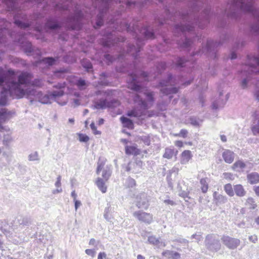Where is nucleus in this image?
Masks as SVG:
<instances>
[{
    "label": "nucleus",
    "mask_w": 259,
    "mask_h": 259,
    "mask_svg": "<svg viewBox=\"0 0 259 259\" xmlns=\"http://www.w3.org/2000/svg\"><path fill=\"white\" fill-rule=\"evenodd\" d=\"M32 79V75L28 72H22L18 76L17 83H13L10 87V95L13 98L20 99L24 97L28 99L31 102L38 99V94L40 91L30 88L24 90L27 83Z\"/></svg>",
    "instance_id": "nucleus-1"
},
{
    "label": "nucleus",
    "mask_w": 259,
    "mask_h": 259,
    "mask_svg": "<svg viewBox=\"0 0 259 259\" xmlns=\"http://www.w3.org/2000/svg\"><path fill=\"white\" fill-rule=\"evenodd\" d=\"M65 83H58L54 87L59 89L58 91L54 92H49L48 94H44L40 92L38 94V100L40 103L44 104H51L53 101H55L61 105H64L67 102V97H63L61 99L64 94V92L62 90L65 88Z\"/></svg>",
    "instance_id": "nucleus-2"
},
{
    "label": "nucleus",
    "mask_w": 259,
    "mask_h": 259,
    "mask_svg": "<svg viewBox=\"0 0 259 259\" xmlns=\"http://www.w3.org/2000/svg\"><path fill=\"white\" fill-rule=\"evenodd\" d=\"M144 94L146 98L147 102L143 101L140 95L135 94L133 97L134 102L139 106L140 108H135L133 110L128 111L127 115L130 117H138L145 114V112L147 109L149 108L152 105L154 99L153 95L152 92H145Z\"/></svg>",
    "instance_id": "nucleus-3"
},
{
    "label": "nucleus",
    "mask_w": 259,
    "mask_h": 259,
    "mask_svg": "<svg viewBox=\"0 0 259 259\" xmlns=\"http://www.w3.org/2000/svg\"><path fill=\"white\" fill-rule=\"evenodd\" d=\"M18 79L15 78L14 71L12 70L6 71L2 67H0V85L5 83L9 92L10 94V87L13 83H17Z\"/></svg>",
    "instance_id": "nucleus-4"
},
{
    "label": "nucleus",
    "mask_w": 259,
    "mask_h": 259,
    "mask_svg": "<svg viewBox=\"0 0 259 259\" xmlns=\"http://www.w3.org/2000/svg\"><path fill=\"white\" fill-rule=\"evenodd\" d=\"M106 163V159L104 158L100 157L99 159V160L97 163V168L96 170V172L97 174H99L100 172L103 170L102 176L104 180L105 181H108V180L112 174V168L111 165H107L105 167H104Z\"/></svg>",
    "instance_id": "nucleus-5"
},
{
    "label": "nucleus",
    "mask_w": 259,
    "mask_h": 259,
    "mask_svg": "<svg viewBox=\"0 0 259 259\" xmlns=\"http://www.w3.org/2000/svg\"><path fill=\"white\" fill-rule=\"evenodd\" d=\"M173 77L171 75L168 76V80L165 82H161L160 83L161 85L163 87L162 89H161V92L166 95H168L170 94L176 93L178 92V89L176 87H169L167 88V87L170 85H172Z\"/></svg>",
    "instance_id": "nucleus-6"
},
{
    "label": "nucleus",
    "mask_w": 259,
    "mask_h": 259,
    "mask_svg": "<svg viewBox=\"0 0 259 259\" xmlns=\"http://www.w3.org/2000/svg\"><path fill=\"white\" fill-rule=\"evenodd\" d=\"M206 247L212 251H217L220 249L221 244L218 239H215L212 235H208L205 239Z\"/></svg>",
    "instance_id": "nucleus-7"
},
{
    "label": "nucleus",
    "mask_w": 259,
    "mask_h": 259,
    "mask_svg": "<svg viewBox=\"0 0 259 259\" xmlns=\"http://www.w3.org/2000/svg\"><path fill=\"white\" fill-rule=\"evenodd\" d=\"M134 216L139 221L146 224H150L153 222L152 214L143 211L139 210L133 213Z\"/></svg>",
    "instance_id": "nucleus-8"
},
{
    "label": "nucleus",
    "mask_w": 259,
    "mask_h": 259,
    "mask_svg": "<svg viewBox=\"0 0 259 259\" xmlns=\"http://www.w3.org/2000/svg\"><path fill=\"white\" fill-rule=\"evenodd\" d=\"M136 205L139 208L146 209L149 206L147 195L145 193H141L137 196Z\"/></svg>",
    "instance_id": "nucleus-9"
},
{
    "label": "nucleus",
    "mask_w": 259,
    "mask_h": 259,
    "mask_svg": "<svg viewBox=\"0 0 259 259\" xmlns=\"http://www.w3.org/2000/svg\"><path fill=\"white\" fill-rule=\"evenodd\" d=\"M222 240L225 245L232 249L236 248L240 243V241L238 239L229 236H223Z\"/></svg>",
    "instance_id": "nucleus-10"
},
{
    "label": "nucleus",
    "mask_w": 259,
    "mask_h": 259,
    "mask_svg": "<svg viewBox=\"0 0 259 259\" xmlns=\"http://www.w3.org/2000/svg\"><path fill=\"white\" fill-rule=\"evenodd\" d=\"M82 15L80 13H77L73 17L68 19V25L67 27L72 29H75L79 27V21Z\"/></svg>",
    "instance_id": "nucleus-11"
},
{
    "label": "nucleus",
    "mask_w": 259,
    "mask_h": 259,
    "mask_svg": "<svg viewBox=\"0 0 259 259\" xmlns=\"http://www.w3.org/2000/svg\"><path fill=\"white\" fill-rule=\"evenodd\" d=\"M222 95L223 93L220 92L219 98L218 100L213 101L212 104V108L213 109H219L220 108H222L226 103L228 98V95L226 96L225 98L222 97Z\"/></svg>",
    "instance_id": "nucleus-12"
},
{
    "label": "nucleus",
    "mask_w": 259,
    "mask_h": 259,
    "mask_svg": "<svg viewBox=\"0 0 259 259\" xmlns=\"http://www.w3.org/2000/svg\"><path fill=\"white\" fill-rule=\"evenodd\" d=\"M249 66L252 68L251 71L254 73H259V58L254 57H248Z\"/></svg>",
    "instance_id": "nucleus-13"
},
{
    "label": "nucleus",
    "mask_w": 259,
    "mask_h": 259,
    "mask_svg": "<svg viewBox=\"0 0 259 259\" xmlns=\"http://www.w3.org/2000/svg\"><path fill=\"white\" fill-rule=\"evenodd\" d=\"M111 103L105 99H101L94 102V107L97 109H103L111 106Z\"/></svg>",
    "instance_id": "nucleus-14"
},
{
    "label": "nucleus",
    "mask_w": 259,
    "mask_h": 259,
    "mask_svg": "<svg viewBox=\"0 0 259 259\" xmlns=\"http://www.w3.org/2000/svg\"><path fill=\"white\" fill-rule=\"evenodd\" d=\"M148 241L149 243L155 245L158 248L163 247L166 246V244L164 241L160 240L154 236L149 237Z\"/></svg>",
    "instance_id": "nucleus-15"
},
{
    "label": "nucleus",
    "mask_w": 259,
    "mask_h": 259,
    "mask_svg": "<svg viewBox=\"0 0 259 259\" xmlns=\"http://www.w3.org/2000/svg\"><path fill=\"white\" fill-rule=\"evenodd\" d=\"M192 157V154L190 150L184 151L181 155V163L182 164H186L188 163Z\"/></svg>",
    "instance_id": "nucleus-16"
},
{
    "label": "nucleus",
    "mask_w": 259,
    "mask_h": 259,
    "mask_svg": "<svg viewBox=\"0 0 259 259\" xmlns=\"http://www.w3.org/2000/svg\"><path fill=\"white\" fill-rule=\"evenodd\" d=\"M248 182L251 185L259 183V174L256 172H251L247 176Z\"/></svg>",
    "instance_id": "nucleus-17"
},
{
    "label": "nucleus",
    "mask_w": 259,
    "mask_h": 259,
    "mask_svg": "<svg viewBox=\"0 0 259 259\" xmlns=\"http://www.w3.org/2000/svg\"><path fill=\"white\" fill-rule=\"evenodd\" d=\"M223 157L226 162L231 163L234 159V154L229 150H225L223 153Z\"/></svg>",
    "instance_id": "nucleus-18"
},
{
    "label": "nucleus",
    "mask_w": 259,
    "mask_h": 259,
    "mask_svg": "<svg viewBox=\"0 0 259 259\" xmlns=\"http://www.w3.org/2000/svg\"><path fill=\"white\" fill-rule=\"evenodd\" d=\"M132 79L131 83L129 84V88L132 90L137 91L140 92L141 87L138 85L137 83V77L134 74H132L130 76V80Z\"/></svg>",
    "instance_id": "nucleus-19"
},
{
    "label": "nucleus",
    "mask_w": 259,
    "mask_h": 259,
    "mask_svg": "<svg viewBox=\"0 0 259 259\" xmlns=\"http://www.w3.org/2000/svg\"><path fill=\"white\" fill-rule=\"evenodd\" d=\"M162 255L168 258L179 259L180 257V254L175 251L170 250H165L162 252Z\"/></svg>",
    "instance_id": "nucleus-20"
},
{
    "label": "nucleus",
    "mask_w": 259,
    "mask_h": 259,
    "mask_svg": "<svg viewBox=\"0 0 259 259\" xmlns=\"http://www.w3.org/2000/svg\"><path fill=\"white\" fill-rule=\"evenodd\" d=\"M8 95L13 98L9 92V88H4L1 93V97L0 98L1 105H5L6 104Z\"/></svg>",
    "instance_id": "nucleus-21"
},
{
    "label": "nucleus",
    "mask_w": 259,
    "mask_h": 259,
    "mask_svg": "<svg viewBox=\"0 0 259 259\" xmlns=\"http://www.w3.org/2000/svg\"><path fill=\"white\" fill-rule=\"evenodd\" d=\"M178 151L175 150L174 148H166L165 149V152L163 157L167 159H171L174 155L177 154Z\"/></svg>",
    "instance_id": "nucleus-22"
},
{
    "label": "nucleus",
    "mask_w": 259,
    "mask_h": 259,
    "mask_svg": "<svg viewBox=\"0 0 259 259\" xmlns=\"http://www.w3.org/2000/svg\"><path fill=\"white\" fill-rule=\"evenodd\" d=\"M120 121H121L123 126L129 129H133L134 127L133 121L127 117L122 116L120 117Z\"/></svg>",
    "instance_id": "nucleus-23"
},
{
    "label": "nucleus",
    "mask_w": 259,
    "mask_h": 259,
    "mask_svg": "<svg viewBox=\"0 0 259 259\" xmlns=\"http://www.w3.org/2000/svg\"><path fill=\"white\" fill-rule=\"evenodd\" d=\"M96 184L102 193H104L107 191V187L105 185L104 181L102 179L98 178L96 180Z\"/></svg>",
    "instance_id": "nucleus-24"
},
{
    "label": "nucleus",
    "mask_w": 259,
    "mask_h": 259,
    "mask_svg": "<svg viewBox=\"0 0 259 259\" xmlns=\"http://www.w3.org/2000/svg\"><path fill=\"white\" fill-rule=\"evenodd\" d=\"M125 153L126 154L137 155L140 153V150L135 146H126Z\"/></svg>",
    "instance_id": "nucleus-25"
},
{
    "label": "nucleus",
    "mask_w": 259,
    "mask_h": 259,
    "mask_svg": "<svg viewBox=\"0 0 259 259\" xmlns=\"http://www.w3.org/2000/svg\"><path fill=\"white\" fill-rule=\"evenodd\" d=\"M245 205L246 208L248 209H253L257 206L254 199L252 198H249L246 200Z\"/></svg>",
    "instance_id": "nucleus-26"
},
{
    "label": "nucleus",
    "mask_w": 259,
    "mask_h": 259,
    "mask_svg": "<svg viewBox=\"0 0 259 259\" xmlns=\"http://www.w3.org/2000/svg\"><path fill=\"white\" fill-rule=\"evenodd\" d=\"M193 26H190L189 24L186 25H177L176 27V29L177 31H181L182 32L186 31H190L193 30Z\"/></svg>",
    "instance_id": "nucleus-27"
},
{
    "label": "nucleus",
    "mask_w": 259,
    "mask_h": 259,
    "mask_svg": "<svg viewBox=\"0 0 259 259\" xmlns=\"http://www.w3.org/2000/svg\"><path fill=\"white\" fill-rule=\"evenodd\" d=\"M234 170L236 171H241L243 169V162L241 160L236 161L232 166Z\"/></svg>",
    "instance_id": "nucleus-28"
},
{
    "label": "nucleus",
    "mask_w": 259,
    "mask_h": 259,
    "mask_svg": "<svg viewBox=\"0 0 259 259\" xmlns=\"http://www.w3.org/2000/svg\"><path fill=\"white\" fill-rule=\"evenodd\" d=\"M2 1L7 5L9 11L14 10L16 7V3L14 0H2Z\"/></svg>",
    "instance_id": "nucleus-29"
},
{
    "label": "nucleus",
    "mask_w": 259,
    "mask_h": 259,
    "mask_svg": "<svg viewBox=\"0 0 259 259\" xmlns=\"http://www.w3.org/2000/svg\"><path fill=\"white\" fill-rule=\"evenodd\" d=\"M76 85L79 90H82L88 87L89 84L84 80L80 78L77 81Z\"/></svg>",
    "instance_id": "nucleus-30"
},
{
    "label": "nucleus",
    "mask_w": 259,
    "mask_h": 259,
    "mask_svg": "<svg viewBox=\"0 0 259 259\" xmlns=\"http://www.w3.org/2000/svg\"><path fill=\"white\" fill-rule=\"evenodd\" d=\"M46 27L51 29H55L59 27V24L52 20H49L46 23Z\"/></svg>",
    "instance_id": "nucleus-31"
},
{
    "label": "nucleus",
    "mask_w": 259,
    "mask_h": 259,
    "mask_svg": "<svg viewBox=\"0 0 259 259\" xmlns=\"http://www.w3.org/2000/svg\"><path fill=\"white\" fill-rule=\"evenodd\" d=\"M30 80H31V79ZM29 84L33 87H40L43 85V82L41 79H35L32 81L30 80L29 83H27V85Z\"/></svg>",
    "instance_id": "nucleus-32"
},
{
    "label": "nucleus",
    "mask_w": 259,
    "mask_h": 259,
    "mask_svg": "<svg viewBox=\"0 0 259 259\" xmlns=\"http://www.w3.org/2000/svg\"><path fill=\"white\" fill-rule=\"evenodd\" d=\"M13 138L9 135H5L3 140V144L6 146H8L13 142Z\"/></svg>",
    "instance_id": "nucleus-33"
},
{
    "label": "nucleus",
    "mask_w": 259,
    "mask_h": 259,
    "mask_svg": "<svg viewBox=\"0 0 259 259\" xmlns=\"http://www.w3.org/2000/svg\"><path fill=\"white\" fill-rule=\"evenodd\" d=\"M201 189L203 193H206L208 190V183L206 179H201L200 181Z\"/></svg>",
    "instance_id": "nucleus-34"
},
{
    "label": "nucleus",
    "mask_w": 259,
    "mask_h": 259,
    "mask_svg": "<svg viewBox=\"0 0 259 259\" xmlns=\"http://www.w3.org/2000/svg\"><path fill=\"white\" fill-rule=\"evenodd\" d=\"M235 194L238 196H243V187L241 185H236L234 187Z\"/></svg>",
    "instance_id": "nucleus-35"
},
{
    "label": "nucleus",
    "mask_w": 259,
    "mask_h": 259,
    "mask_svg": "<svg viewBox=\"0 0 259 259\" xmlns=\"http://www.w3.org/2000/svg\"><path fill=\"white\" fill-rule=\"evenodd\" d=\"M224 190L226 193L230 196H233L234 194L232 185L230 184H227L224 186Z\"/></svg>",
    "instance_id": "nucleus-36"
},
{
    "label": "nucleus",
    "mask_w": 259,
    "mask_h": 259,
    "mask_svg": "<svg viewBox=\"0 0 259 259\" xmlns=\"http://www.w3.org/2000/svg\"><path fill=\"white\" fill-rule=\"evenodd\" d=\"M136 181L134 179L128 178L126 180L125 186L128 188H133L136 186Z\"/></svg>",
    "instance_id": "nucleus-37"
},
{
    "label": "nucleus",
    "mask_w": 259,
    "mask_h": 259,
    "mask_svg": "<svg viewBox=\"0 0 259 259\" xmlns=\"http://www.w3.org/2000/svg\"><path fill=\"white\" fill-rule=\"evenodd\" d=\"M15 24L20 28H25L29 26V24L27 23L22 22V21L18 20H15Z\"/></svg>",
    "instance_id": "nucleus-38"
},
{
    "label": "nucleus",
    "mask_w": 259,
    "mask_h": 259,
    "mask_svg": "<svg viewBox=\"0 0 259 259\" xmlns=\"http://www.w3.org/2000/svg\"><path fill=\"white\" fill-rule=\"evenodd\" d=\"M83 67L87 69L88 71H90V69L92 68V65L89 60H83L81 62Z\"/></svg>",
    "instance_id": "nucleus-39"
},
{
    "label": "nucleus",
    "mask_w": 259,
    "mask_h": 259,
    "mask_svg": "<svg viewBox=\"0 0 259 259\" xmlns=\"http://www.w3.org/2000/svg\"><path fill=\"white\" fill-rule=\"evenodd\" d=\"M42 61L45 63L47 64L49 66L53 65L56 61L55 59L52 57L45 58Z\"/></svg>",
    "instance_id": "nucleus-40"
},
{
    "label": "nucleus",
    "mask_w": 259,
    "mask_h": 259,
    "mask_svg": "<svg viewBox=\"0 0 259 259\" xmlns=\"http://www.w3.org/2000/svg\"><path fill=\"white\" fill-rule=\"evenodd\" d=\"M112 1L115 2H119V3L122 2V0H101L102 5L106 8L108 7L109 4L111 3Z\"/></svg>",
    "instance_id": "nucleus-41"
},
{
    "label": "nucleus",
    "mask_w": 259,
    "mask_h": 259,
    "mask_svg": "<svg viewBox=\"0 0 259 259\" xmlns=\"http://www.w3.org/2000/svg\"><path fill=\"white\" fill-rule=\"evenodd\" d=\"M145 36L147 38H152L154 37V34L152 32L148 29H144L142 32Z\"/></svg>",
    "instance_id": "nucleus-42"
},
{
    "label": "nucleus",
    "mask_w": 259,
    "mask_h": 259,
    "mask_svg": "<svg viewBox=\"0 0 259 259\" xmlns=\"http://www.w3.org/2000/svg\"><path fill=\"white\" fill-rule=\"evenodd\" d=\"M142 164L143 163L140 160L137 161L134 163H130L129 166L127 168V170L128 171L131 170V166H132V165H134V166H137L139 167V168H141L142 166Z\"/></svg>",
    "instance_id": "nucleus-43"
},
{
    "label": "nucleus",
    "mask_w": 259,
    "mask_h": 259,
    "mask_svg": "<svg viewBox=\"0 0 259 259\" xmlns=\"http://www.w3.org/2000/svg\"><path fill=\"white\" fill-rule=\"evenodd\" d=\"M29 160L30 161H35L38 160V155L37 152L31 153L28 156Z\"/></svg>",
    "instance_id": "nucleus-44"
},
{
    "label": "nucleus",
    "mask_w": 259,
    "mask_h": 259,
    "mask_svg": "<svg viewBox=\"0 0 259 259\" xmlns=\"http://www.w3.org/2000/svg\"><path fill=\"white\" fill-rule=\"evenodd\" d=\"M78 136L79 140L81 142H87L89 140V137L84 134H79Z\"/></svg>",
    "instance_id": "nucleus-45"
},
{
    "label": "nucleus",
    "mask_w": 259,
    "mask_h": 259,
    "mask_svg": "<svg viewBox=\"0 0 259 259\" xmlns=\"http://www.w3.org/2000/svg\"><path fill=\"white\" fill-rule=\"evenodd\" d=\"M222 178L228 180H232L234 179L233 174L230 172L223 173L222 175Z\"/></svg>",
    "instance_id": "nucleus-46"
},
{
    "label": "nucleus",
    "mask_w": 259,
    "mask_h": 259,
    "mask_svg": "<svg viewBox=\"0 0 259 259\" xmlns=\"http://www.w3.org/2000/svg\"><path fill=\"white\" fill-rule=\"evenodd\" d=\"M141 140L147 146L150 144V139L149 136H143L141 137Z\"/></svg>",
    "instance_id": "nucleus-47"
},
{
    "label": "nucleus",
    "mask_w": 259,
    "mask_h": 259,
    "mask_svg": "<svg viewBox=\"0 0 259 259\" xmlns=\"http://www.w3.org/2000/svg\"><path fill=\"white\" fill-rule=\"evenodd\" d=\"M90 127H91V128L92 129L93 133L95 135H100L101 134V132L100 131L97 130L96 126H95V123L94 122H92L90 124Z\"/></svg>",
    "instance_id": "nucleus-48"
},
{
    "label": "nucleus",
    "mask_w": 259,
    "mask_h": 259,
    "mask_svg": "<svg viewBox=\"0 0 259 259\" xmlns=\"http://www.w3.org/2000/svg\"><path fill=\"white\" fill-rule=\"evenodd\" d=\"M234 4L235 6L237 7L239 10H241L243 8L242 0H240L239 2L235 1V0H234Z\"/></svg>",
    "instance_id": "nucleus-49"
},
{
    "label": "nucleus",
    "mask_w": 259,
    "mask_h": 259,
    "mask_svg": "<svg viewBox=\"0 0 259 259\" xmlns=\"http://www.w3.org/2000/svg\"><path fill=\"white\" fill-rule=\"evenodd\" d=\"M85 253L92 257H94L96 254V251L94 249H87L85 250Z\"/></svg>",
    "instance_id": "nucleus-50"
},
{
    "label": "nucleus",
    "mask_w": 259,
    "mask_h": 259,
    "mask_svg": "<svg viewBox=\"0 0 259 259\" xmlns=\"http://www.w3.org/2000/svg\"><path fill=\"white\" fill-rule=\"evenodd\" d=\"M191 238L195 239L196 240V241L198 242L199 241L202 240V237L200 233L195 234L192 235Z\"/></svg>",
    "instance_id": "nucleus-51"
},
{
    "label": "nucleus",
    "mask_w": 259,
    "mask_h": 259,
    "mask_svg": "<svg viewBox=\"0 0 259 259\" xmlns=\"http://www.w3.org/2000/svg\"><path fill=\"white\" fill-rule=\"evenodd\" d=\"M108 211V209L106 208L105 210V213L104 214V217L107 221L111 222H112V218L109 214Z\"/></svg>",
    "instance_id": "nucleus-52"
},
{
    "label": "nucleus",
    "mask_w": 259,
    "mask_h": 259,
    "mask_svg": "<svg viewBox=\"0 0 259 259\" xmlns=\"http://www.w3.org/2000/svg\"><path fill=\"white\" fill-rule=\"evenodd\" d=\"M101 13H100V15L98 16V19L96 22V25L97 27H100L103 24V20L101 18Z\"/></svg>",
    "instance_id": "nucleus-53"
},
{
    "label": "nucleus",
    "mask_w": 259,
    "mask_h": 259,
    "mask_svg": "<svg viewBox=\"0 0 259 259\" xmlns=\"http://www.w3.org/2000/svg\"><path fill=\"white\" fill-rule=\"evenodd\" d=\"M185 63V61L183 58H179L177 62V65L178 67H183L185 66L184 64Z\"/></svg>",
    "instance_id": "nucleus-54"
},
{
    "label": "nucleus",
    "mask_w": 259,
    "mask_h": 259,
    "mask_svg": "<svg viewBox=\"0 0 259 259\" xmlns=\"http://www.w3.org/2000/svg\"><path fill=\"white\" fill-rule=\"evenodd\" d=\"M188 134V131L185 129H182L181 130L180 133H179V137H182L183 138H186Z\"/></svg>",
    "instance_id": "nucleus-55"
},
{
    "label": "nucleus",
    "mask_w": 259,
    "mask_h": 259,
    "mask_svg": "<svg viewBox=\"0 0 259 259\" xmlns=\"http://www.w3.org/2000/svg\"><path fill=\"white\" fill-rule=\"evenodd\" d=\"M190 123L195 126H199V122L195 118H190Z\"/></svg>",
    "instance_id": "nucleus-56"
},
{
    "label": "nucleus",
    "mask_w": 259,
    "mask_h": 259,
    "mask_svg": "<svg viewBox=\"0 0 259 259\" xmlns=\"http://www.w3.org/2000/svg\"><path fill=\"white\" fill-rule=\"evenodd\" d=\"M7 31V30L6 29H0V44L3 41V37L4 36V33Z\"/></svg>",
    "instance_id": "nucleus-57"
},
{
    "label": "nucleus",
    "mask_w": 259,
    "mask_h": 259,
    "mask_svg": "<svg viewBox=\"0 0 259 259\" xmlns=\"http://www.w3.org/2000/svg\"><path fill=\"white\" fill-rule=\"evenodd\" d=\"M61 176H58L57 179V181L56 182L55 184V186L57 188H61Z\"/></svg>",
    "instance_id": "nucleus-58"
},
{
    "label": "nucleus",
    "mask_w": 259,
    "mask_h": 259,
    "mask_svg": "<svg viewBox=\"0 0 259 259\" xmlns=\"http://www.w3.org/2000/svg\"><path fill=\"white\" fill-rule=\"evenodd\" d=\"M216 195H217V192H214L213 194V196L216 199H218L219 200H220L221 201H222L223 202L226 200V198L222 195H219L218 196V198H216Z\"/></svg>",
    "instance_id": "nucleus-59"
},
{
    "label": "nucleus",
    "mask_w": 259,
    "mask_h": 259,
    "mask_svg": "<svg viewBox=\"0 0 259 259\" xmlns=\"http://www.w3.org/2000/svg\"><path fill=\"white\" fill-rule=\"evenodd\" d=\"M75 203V209L76 211L79 207L81 205V203L80 201L75 199L73 200Z\"/></svg>",
    "instance_id": "nucleus-60"
},
{
    "label": "nucleus",
    "mask_w": 259,
    "mask_h": 259,
    "mask_svg": "<svg viewBox=\"0 0 259 259\" xmlns=\"http://www.w3.org/2000/svg\"><path fill=\"white\" fill-rule=\"evenodd\" d=\"M106 257V254L104 252H101L99 253L98 259H103Z\"/></svg>",
    "instance_id": "nucleus-61"
},
{
    "label": "nucleus",
    "mask_w": 259,
    "mask_h": 259,
    "mask_svg": "<svg viewBox=\"0 0 259 259\" xmlns=\"http://www.w3.org/2000/svg\"><path fill=\"white\" fill-rule=\"evenodd\" d=\"M10 114V112H7L5 109H2L0 111V115L1 116H7Z\"/></svg>",
    "instance_id": "nucleus-62"
},
{
    "label": "nucleus",
    "mask_w": 259,
    "mask_h": 259,
    "mask_svg": "<svg viewBox=\"0 0 259 259\" xmlns=\"http://www.w3.org/2000/svg\"><path fill=\"white\" fill-rule=\"evenodd\" d=\"M253 190L255 192L256 195L257 197H259V185L257 186L254 187Z\"/></svg>",
    "instance_id": "nucleus-63"
},
{
    "label": "nucleus",
    "mask_w": 259,
    "mask_h": 259,
    "mask_svg": "<svg viewBox=\"0 0 259 259\" xmlns=\"http://www.w3.org/2000/svg\"><path fill=\"white\" fill-rule=\"evenodd\" d=\"M175 144L176 146L179 147H182L183 146V143L181 141H176Z\"/></svg>",
    "instance_id": "nucleus-64"
}]
</instances>
